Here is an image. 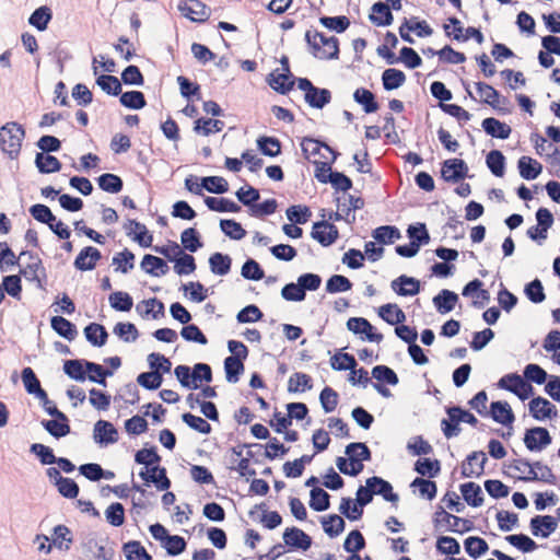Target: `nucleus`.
I'll list each match as a JSON object with an SVG mask.
<instances>
[{
  "instance_id": "1",
  "label": "nucleus",
  "mask_w": 560,
  "mask_h": 560,
  "mask_svg": "<svg viewBox=\"0 0 560 560\" xmlns=\"http://www.w3.org/2000/svg\"><path fill=\"white\" fill-rule=\"evenodd\" d=\"M345 457L337 458L338 469L349 476H358L364 468L363 462L371 459V452L364 443H351L346 447Z\"/></svg>"
},
{
  "instance_id": "2",
  "label": "nucleus",
  "mask_w": 560,
  "mask_h": 560,
  "mask_svg": "<svg viewBox=\"0 0 560 560\" xmlns=\"http://www.w3.org/2000/svg\"><path fill=\"white\" fill-rule=\"evenodd\" d=\"M305 40L312 49L314 57L318 59H337L339 56V43L337 37H326L323 33L308 30Z\"/></svg>"
},
{
  "instance_id": "3",
  "label": "nucleus",
  "mask_w": 560,
  "mask_h": 560,
  "mask_svg": "<svg viewBox=\"0 0 560 560\" xmlns=\"http://www.w3.org/2000/svg\"><path fill=\"white\" fill-rule=\"evenodd\" d=\"M447 418L441 422L442 431L447 439L457 436L460 432L459 423L466 422L471 425L478 423V419L469 411L463 410L459 407H451L446 410Z\"/></svg>"
},
{
  "instance_id": "4",
  "label": "nucleus",
  "mask_w": 560,
  "mask_h": 560,
  "mask_svg": "<svg viewBox=\"0 0 560 560\" xmlns=\"http://www.w3.org/2000/svg\"><path fill=\"white\" fill-rule=\"evenodd\" d=\"M433 522L436 528L445 532L464 534L472 529L471 521L453 515L443 509L434 513Z\"/></svg>"
},
{
  "instance_id": "5",
  "label": "nucleus",
  "mask_w": 560,
  "mask_h": 560,
  "mask_svg": "<svg viewBox=\"0 0 560 560\" xmlns=\"http://www.w3.org/2000/svg\"><path fill=\"white\" fill-rule=\"evenodd\" d=\"M498 386L512 392L521 400H526L534 394V387L516 373L502 376L498 382Z\"/></svg>"
},
{
  "instance_id": "6",
  "label": "nucleus",
  "mask_w": 560,
  "mask_h": 560,
  "mask_svg": "<svg viewBox=\"0 0 560 560\" xmlns=\"http://www.w3.org/2000/svg\"><path fill=\"white\" fill-rule=\"evenodd\" d=\"M305 159L312 163V159L322 162H334L336 159L335 151L327 142H302Z\"/></svg>"
},
{
  "instance_id": "7",
  "label": "nucleus",
  "mask_w": 560,
  "mask_h": 560,
  "mask_svg": "<svg viewBox=\"0 0 560 560\" xmlns=\"http://www.w3.org/2000/svg\"><path fill=\"white\" fill-rule=\"evenodd\" d=\"M551 441L548 430L541 427L528 429L524 435V444L532 452L542 451Z\"/></svg>"
},
{
  "instance_id": "8",
  "label": "nucleus",
  "mask_w": 560,
  "mask_h": 560,
  "mask_svg": "<svg viewBox=\"0 0 560 560\" xmlns=\"http://www.w3.org/2000/svg\"><path fill=\"white\" fill-rule=\"evenodd\" d=\"M528 409L530 416L538 420L544 421L546 419L556 418L558 412L555 405L544 397H535L528 402Z\"/></svg>"
},
{
  "instance_id": "9",
  "label": "nucleus",
  "mask_w": 560,
  "mask_h": 560,
  "mask_svg": "<svg viewBox=\"0 0 560 560\" xmlns=\"http://www.w3.org/2000/svg\"><path fill=\"white\" fill-rule=\"evenodd\" d=\"M347 327L349 330L357 335H364L369 341L381 342L383 340V335L376 332L371 323L363 317L349 318L347 322Z\"/></svg>"
},
{
  "instance_id": "10",
  "label": "nucleus",
  "mask_w": 560,
  "mask_h": 560,
  "mask_svg": "<svg viewBox=\"0 0 560 560\" xmlns=\"http://www.w3.org/2000/svg\"><path fill=\"white\" fill-rule=\"evenodd\" d=\"M339 236L338 229L327 221L316 222L313 225L312 237L323 246H329Z\"/></svg>"
},
{
  "instance_id": "11",
  "label": "nucleus",
  "mask_w": 560,
  "mask_h": 560,
  "mask_svg": "<svg viewBox=\"0 0 560 560\" xmlns=\"http://www.w3.org/2000/svg\"><path fill=\"white\" fill-rule=\"evenodd\" d=\"M182 14L194 22H205L208 20L210 12L205 3L199 0H186L178 7Z\"/></svg>"
},
{
  "instance_id": "12",
  "label": "nucleus",
  "mask_w": 560,
  "mask_h": 560,
  "mask_svg": "<svg viewBox=\"0 0 560 560\" xmlns=\"http://www.w3.org/2000/svg\"><path fill=\"white\" fill-rule=\"evenodd\" d=\"M139 476L145 482H152L160 491H165L171 487V480L166 476V469L159 465L151 466L140 471Z\"/></svg>"
},
{
  "instance_id": "13",
  "label": "nucleus",
  "mask_w": 560,
  "mask_h": 560,
  "mask_svg": "<svg viewBox=\"0 0 560 560\" xmlns=\"http://www.w3.org/2000/svg\"><path fill=\"white\" fill-rule=\"evenodd\" d=\"M486 462L483 452H474L462 464V475L467 478L479 477L483 472Z\"/></svg>"
},
{
  "instance_id": "14",
  "label": "nucleus",
  "mask_w": 560,
  "mask_h": 560,
  "mask_svg": "<svg viewBox=\"0 0 560 560\" xmlns=\"http://www.w3.org/2000/svg\"><path fill=\"white\" fill-rule=\"evenodd\" d=\"M127 235L131 236L142 247L151 246L153 242L152 234L148 231L147 226L136 220H129L125 224Z\"/></svg>"
},
{
  "instance_id": "15",
  "label": "nucleus",
  "mask_w": 560,
  "mask_h": 560,
  "mask_svg": "<svg viewBox=\"0 0 560 560\" xmlns=\"http://www.w3.org/2000/svg\"><path fill=\"white\" fill-rule=\"evenodd\" d=\"M467 171L463 160L450 159L443 163L441 174L446 182H457L466 176Z\"/></svg>"
},
{
  "instance_id": "16",
  "label": "nucleus",
  "mask_w": 560,
  "mask_h": 560,
  "mask_svg": "<svg viewBox=\"0 0 560 560\" xmlns=\"http://www.w3.org/2000/svg\"><path fill=\"white\" fill-rule=\"evenodd\" d=\"M557 520L550 515H537L530 520V529L534 536L546 538L557 529Z\"/></svg>"
},
{
  "instance_id": "17",
  "label": "nucleus",
  "mask_w": 560,
  "mask_h": 560,
  "mask_svg": "<svg viewBox=\"0 0 560 560\" xmlns=\"http://www.w3.org/2000/svg\"><path fill=\"white\" fill-rule=\"evenodd\" d=\"M102 258L101 252L93 247H84L74 260V267L81 271H88L95 268L97 261Z\"/></svg>"
},
{
  "instance_id": "18",
  "label": "nucleus",
  "mask_w": 560,
  "mask_h": 560,
  "mask_svg": "<svg viewBox=\"0 0 560 560\" xmlns=\"http://www.w3.org/2000/svg\"><path fill=\"white\" fill-rule=\"evenodd\" d=\"M390 287L395 293L401 296H412L420 291L419 280L407 276L396 278L392 281Z\"/></svg>"
},
{
  "instance_id": "19",
  "label": "nucleus",
  "mask_w": 560,
  "mask_h": 560,
  "mask_svg": "<svg viewBox=\"0 0 560 560\" xmlns=\"http://www.w3.org/2000/svg\"><path fill=\"white\" fill-rule=\"evenodd\" d=\"M94 440L98 444H113L118 440V432L110 422L98 420L94 425Z\"/></svg>"
},
{
  "instance_id": "20",
  "label": "nucleus",
  "mask_w": 560,
  "mask_h": 560,
  "mask_svg": "<svg viewBox=\"0 0 560 560\" xmlns=\"http://www.w3.org/2000/svg\"><path fill=\"white\" fill-rule=\"evenodd\" d=\"M492 419L506 427H512L515 417L511 406L506 401H494L490 406Z\"/></svg>"
},
{
  "instance_id": "21",
  "label": "nucleus",
  "mask_w": 560,
  "mask_h": 560,
  "mask_svg": "<svg viewBox=\"0 0 560 560\" xmlns=\"http://www.w3.org/2000/svg\"><path fill=\"white\" fill-rule=\"evenodd\" d=\"M283 540L285 545L303 550L308 549L312 545L311 537L296 527L287 528L283 534Z\"/></svg>"
},
{
  "instance_id": "22",
  "label": "nucleus",
  "mask_w": 560,
  "mask_h": 560,
  "mask_svg": "<svg viewBox=\"0 0 560 560\" xmlns=\"http://www.w3.org/2000/svg\"><path fill=\"white\" fill-rule=\"evenodd\" d=\"M22 381L30 394H35L40 400H45V405L50 404L46 392L42 389L40 383L31 368H25L22 371Z\"/></svg>"
},
{
  "instance_id": "23",
  "label": "nucleus",
  "mask_w": 560,
  "mask_h": 560,
  "mask_svg": "<svg viewBox=\"0 0 560 560\" xmlns=\"http://www.w3.org/2000/svg\"><path fill=\"white\" fill-rule=\"evenodd\" d=\"M366 485L372 489L373 494H380L389 502L398 501V495L393 492V487L388 481L380 477H371L366 480Z\"/></svg>"
},
{
  "instance_id": "24",
  "label": "nucleus",
  "mask_w": 560,
  "mask_h": 560,
  "mask_svg": "<svg viewBox=\"0 0 560 560\" xmlns=\"http://www.w3.org/2000/svg\"><path fill=\"white\" fill-rule=\"evenodd\" d=\"M371 10L372 14H370V20L373 24L377 26H388L393 23L394 18L387 3L382 1L375 2Z\"/></svg>"
},
{
  "instance_id": "25",
  "label": "nucleus",
  "mask_w": 560,
  "mask_h": 560,
  "mask_svg": "<svg viewBox=\"0 0 560 560\" xmlns=\"http://www.w3.org/2000/svg\"><path fill=\"white\" fill-rule=\"evenodd\" d=\"M378 316L389 325L402 324L406 320L404 311L393 303L382 305L378 308Z\"/></svg>"
},
{
  "instance_id": "26",
  "label": "nucleus",
  "mask_w": 560,
  "mask_h": 560,
  "mask_svg": "<svg viewBox=\"0 0 560 560\" xmlns=\"http://www.w3.org/2000/svg\"><path fill=\"white\" fill-rule=\"evenodd\" d=\"M460 492L468 505L478 508L483 503L481 487L475 482H466L460 486Z\"/></svg>"
},
{
  "instance_id": "27",
  "label": "nucleus",
  "mask_w": 560,
  "mask_h": 560,
  "mask_svg": "<svg viewBox=\"0 0 560 560\" xmlns=\"http://www.w3.org/2000/svg\"><path fill=\"white\" fill-rule=\"evenodd\" d=\"M141 267L154 277L164 276L168 271V266L162 258L149 254L144 255Z\"/></svg>"
},
{
  "instance_id": "28",
  "label": "nucleus",
  "mask_w": 560,
  "mask_h": 560,
  "mask_svg": "<svg viewBox=\"0 0 560 560\" xmlns=\"http://www.w3.org/2000/svg\"><path fill=\"white\" fill-rule=\"evenodd\" d=\"M482 128L487 135L498 139H506L511 133V127L509 125L492 117L486 118L482 121Z\"/></svg>"
},
{
  "instance_id": "29",
  "label": "nucleus",
  "mask_w": 560,
  "mask_h": 560,
  "mask_svg": "<svg viewBox=\"0 0 560 560\" xmlns=\"http://www.w3.org/2000/svg\"><path fill=\"white\" fill-rule=\"evenodd\" d=\"M458 296L450 290H442L436 296L433 298V303L439 313L445 314L454 310Z\"/></svg>"
},
{
  "instance_id": "30",
  "label": "nucleus",
  "mask_w": 560,
  "mask_h": 560,
  "mask_svg": "<svg viewBox=\"0 0 560 560\" xmlns=\"http://www.w3.org/2000/svg\"><path fill=\"white\" fill-rule=\"evenodd\" d=\"M268 84L277 92L281 94H285L291 91L294 86V80L292 79L291 72H283L275 74L273 72L269 74Z\"/></svg>"
},
{
  "instance_id": "31",
  "label": "nucleus",
  "mask_w": 560,
  "mask_h": 560,
  "mask_svg": "<svg viewBox=\"0 0 560 560\" xmlns=\"http://www.w3.org/2000/svg\"><path fill=\"white\" fill-rule=\"evenodd\" d=\"M136 311L141 317L158 318L164 313V305L156 299H149L137 304Z\"/></svg>"
},
{
  "instance_id": "32",
  "label": "nucleus",
  "mask_w": 560,
  "mask_h": 560,
  "mask_svg": "<svg viewBox=\"0 0 560 560\" xmlns=\"http://www.w3.org/2000/svg\"><path fill=\"white\" fill-rule=\"evenodd\" d=\"M520 174L525 179H535L541 173L542 166L536 160L529 156H522L518 160Z\"/></svg>"
},
{
  "instance_id": "33",
  "label": "nucleus",
  "mask_w": 560,
  "mask_h": 560,
  "mask_svg": "<svg viewBox=\"0 0 560 560\" xmlns=\"http://www.w3.org/2000/svg\"><path fill=\"white\" fill-rule=\"evenodd\" d=\"M382 82L386 91L396 90L406 82V74L401 70L389 68L382 73Z\"/></svg>"
},
{
  "instance_id": "34",
  "label": "nucleus",
  "mask_w": 560,
  "mask_h": 560,
  "mask_svg": "<svg viewBox=\"0 0 560 560\" xmlns=\"http://www.w3.org/2000/svg\"><path fill=\"white\" fill-rule=\"evenodd\" d=\"M354 101L363 106L366 114L375 113L378 109V104L375 101V95L364 88H359L353 93Z\"/></svg>"
},
{
  "instance_id": "35",
  "label": "nucleus",
  "mask_w": 560,
  "mask_h": 560,
  "mask_svg": "<svg viewBox=\"0 0 560 560\" xmlns=\"http://www.w3.org/2000/svg\"><path fill=\"white\" fill-rule=\"evenodd\" d=\"M306 103L314 108H323L331 100V93L327 89H319L314 86L308 93L305 94Z\"/></svg>"
},
{
  "instance_id": "36",
  "label": "nucleus",
  "mask_w": 560,
  "mask_h": 560,
  "mask_svg": "<svg viewBox=\"0 0 560 560\" xmlns=\"http://www.w3.org/2000/svg\"><path fill=\"white\" fill-rule=\"evenodd\" d=\"M312 387V377L302 372L293 373L288 380V390L290 393H303Z\"/></svg>"
},
{
  "instance_id": "37",
  "label": "nucleus",
  "mask_w": 560,
  "mask_h": 560,
  "mask_svg": "<svg viewBox=\"0 0 560 560\" xmlns=\"http://www.w3.org/2000/svg\"><path fill=\"white\" fill-rule=\"evenodd\" d=\"M52 329L68 340H73L77 336L75 326L62 316H54L51 318Z\"/></svg>"
},
{
  "instance_id": "38",
  "label": "nucleus",
  "mask_w": 560,
  "mask_h": 560,
  "mask_svg": "<svg viewBox=\"0 0 560 560\" xmlns=\"http://www.w3.org/2000/svg\"><path fill=\"white\" fill-rule=\"evenodd\" d=\"M205 203L207 207L217 212H238L241 207L234 201L226 198L206 197Z\"/></svg>"
},
{
  "instance_id": "39",
  "label": "nucleus",
  "mask_w": 560,
  "mask_h": 560,
  "mask_svg": "<svg viewBox=\"0 0 560 560\" xmlns=\"http://www.w3.org/2000/svg\"><path fill=\"white\" fill-rule=\"evenodd\" d=\"M86 339L96 347H102L106 343L108 334L104 326L91 323L84 328Z\"/></svg>"
},
{
  "instance_id": "40",
  "label": "nucleus",
  "mask_w": 560,
  "mask_h": 560,
  "mask_svg": "<svg viewBox=\"0 0 560 560\" xmlns=\"http://www.w3.org/2000/svg\"><path fill=\"white\" fill-rule=\"evenodd\" d=\"M127 560H152L145 548L137 540H131L122 546Z\"/></svg>"
},
{
  "instance_id": "41",
  "label": "nucleus",
  "mask_w": 560,
  "mask_h": 560,
  "mask_svg": "<svg viewBox=\"0 0 560 560\" xmlns=\"http://www.w3.org/2000/svg\"><path fill=\"white\" fill-rule=\"evenodd\" d=\"M224 127V122L218 119H205L199 118L195 121V130L199 136L208 137L213 132L221 131Z\"/></svg>"
},
{
  "instance_id": "42",
  "label": "nucleus",
  "mask_w": 560,
  "mask_h": 560,
  "mask_svg": "<svg viewBox=\"0 0 560 560\" xmlns=\"http://www.w3.org/2000/svg\"><path fill=\"white\" fill-rule=\"evenodd\" d=\"M83 360H68L63 364L65 373L79 382H83L86 378V366Z\"/></svg>"
},
{
  "instance_id": "43",
  "label": "nucleus",
  "mask_w": 560,
  "mask_h": 560,
  "mask_svg": "<svg viewBox=\"0 0 560 560\" xmlns=\"http://www.w3.org/2000/svg\"><path fill=\"white\" fill-rule=\"evenodd\" d=\"M51 18V11L48 7H39L31 14L28 23L38 31H45Z\"/></svg>"
},
{
  "instance_id": "44",
  "label": "nucleus",
  "mask_w": 560,
  "mask_h": 560,
  "mask_svg": "<svg viewBox=\"0 0 560 560\" xmlns=\"http://www.w3.org/2000/svg\"><path fill=\"white\" fill-rule=\"evenodd\" d=\"M224 370L226 380L230 383H236L240 375L244 372V364L237 357H228L224 360Z\"/></svg>"
},
{
  "instance_id": "45",
  "label": "nucleus",
  "mask_w": 560,
  "mask_h": 560,
  "mask_svg": "<svg viewBox=\"0 0 560 560\" xmlns=\"http://www.w3.org/2000/svg\"><path fill=\"white\" fill-rule=\"evenodd\" d=\"M108 300L110 306L119 312H129L133 306L132 298L127 292H113Z\"/></svg>"
},
{
  "instance_id": "46",
  "label": "nucleus",
  "mask_w": 560,
  "mask_h": 560,
  "mask_svg": "<svg viewBox=\"0 0 560 560\" xmlns=\"http://www.w3.org/2000/svg\"><path fill=\"white\" fill-rule=\"evenodd\" d=\"M373 237L382 244H392L400 238V232L396 226L383 225L373 231Z\"/></svg>"
},
{
  "instance_id": "47",
  "label": "nucleus",
  "mask_w": 560,
  "mask_h": 560,
  "mask_svg": "<svg viewBox=\"0 0 560 560\" xmlns=\"http://www.w3.org/2000/svg\"><path fill=\"white\" fill-rule=\"evenodd\" d=\"M209 264L213 273L224 276L229 273L232 260L228 255L215 253L210 257Z\"/></svg>"
},
{
  "instance_id": "48",
  "label": "nucleus",
  "mask_w": 560,
  "mask_h": 560,
  "mask_svg": "<svg viewBox=\"0 0 560 560\" xmlns=\"http://www.w3.org/2000/svg\"><path fill=\"white\" fill-rule=\"evenodd\" d=\"M120 103L127 108L141 109L145 106L144 94L140 91H128L120 95Z\"/></svg>"
},
{
  "instance_id": "49",
  "label": "nucleus",
  "mask_w": 560,
  "mask_h": 560,
  "mask_svg": "<svg viewBox=\"0 0 560 560\" xmlns=\"http://www.w3.org/2000/svg\"><path fill=\"white\" fill-rule=\"evenodd\" d=\"M536 470L532 477H521L525 481H544L549 485L556 483V476L552 470L540 462L535 463Z\"/></svg>"
},
{
  "instance_id": "50",
  "label": "nucleus",
  "mask_w": 560,
  "mask_h": 560,
  "mask_svg": "<svg viewBox=\"0 0 560 560\" xmlns=\"http://www.w3.org/2000/svg\"><path fill=\"white\" fill-rule=\"evenodd\" d=\"M113 265L116 270L127 273L135 267V255L129 249H124L113 257Z\"/></svg>"
},
{
  "instance_id": "51",
  "label": "nucleus",
  "mask_w": 560,
  "mask_h": 560,
  "mask_svg": "<svg viewBox=\"0 0 560 560\" xmlns=\"http://www.w3.org/2000/svg\"><path fill=\"white\" fill-rule=\"evenodd\" d=\"M106 521L115 527H119L125 523V508L121 503L115 502L105 510Z\"/></svg>"
},
{
  "instance_id": "52",
  "label": "nucleus",
  "mask_w": 560,
  "mask_h": 560,
  "mask_svg": "<svg viewBox=\"0 0 560 560\" xmlns=\"http://www.w3.org/2000/svg\"><path fill=\"white\" fill-rule=\"evenodd\" d=\"M97 85L109 95H118L121 93L120 81L110 74H102L96 79Z\"/></svg>"
},
{
  "instance_id": "53",
  "label": "nucleus",
  "mask_w": 560,
  "mask_h": 560,
  "mask_svg": "<svg viewBox=\"0 0 560 560\" xmlns=\"http://www.w3.org/2000/svg\"><path fill=\"white\" fill-rule=\"evenodd\" d=\"M98 186L110 194H117L122 188V180L119 176L110 173L103 174L97 179Z\"/></svg>"
},
{
  "instance_id": "54",
  "label": "nucleus",
  "mask_w": 560,
  "mask_h": 560,
  "mask_svg": "<svg viewBox=\"0 0 560 560\" xmlns=\"http://www.w3.org/2000/svg\"><path fill=\"white\" fill-rule=\"evenodd\" d=\"M412 488H417L419 495L427 499V500H433L436 495V483L434 481H431L429 479L423 478H416L411 482Z\"/></svg>"
},
{
  "instance_id": "55",
  "label": "nucleus",
  "mask_w": 560,
  "mask_h": 560,
  "mask_svg": "<svg viewBox=\"0 0 560 560\" xmlns=\"http://www.w3.org/2000/svg\"><path fill=\"white\" fill-rule=\"evenodd\" d=\"M476 89L485 103L491 105L492 107H497L499 105L500 94L494 88L483 82H477Z\"/></svg>"
},
{
  "instance_id": "56",
  "label": "nucleus",
  "mask_w": 560,
  "mask_h": 560,
  "mask_svg": "<svg viewBox=\"0 0 560 560\" xmlns=\"http://www.w3.org/2000/svg\"><path fill=\"white\" fill-rule=\"evenodd\" d=\"M180 241L185 249L195 253L200 247H202V243L200 242L199 233L194 228H188L183 231L180 235Z\"/></svg>"
},
{
  "instance_id": "57",
  "label": "nucleus",
  "mask_w": 560,
  "mask_h": 560,
  "mask_svg": "<svg viewBox=\"0 0 560 560\" xmlns=\"http://www.w3.org/2000/svg\"><path fill=\"white\" fill-rule=\"evenodd\" d=\"M330 364L331 368L337 371H352L357 366V361L353 355L349 353L339 352L331 357Z\"/></svg>"
},
{
  "instance_id": "58",
  "label": "nucleus",
  "mask_w": 560,
  "mask_h": 560,
  "mask_svg": "<svg viewBox=\"0 0 560 560\" xmlns=\"http://www.w3.org/2000/svg\"><path fill=\"white\" fill-rule=\"evenodd\" d=\"M35 162L42 173H54L59 171L61 166L55 156L45 153H38Z\"/></svg>"
},
{
  "instance_id": "59",
  "label": "nucleus",
  "mask_w": 560,
  "mask_h": 560,
  "mask_svg": "<svg viewBox=\"0 0 560 560\" xmlns=\"http://www.w3.org/2000/svg\"><path fill=\"white\" fill-rule=\"evenodd\" d=\"M505 540L523 552H530L537 548V544L524 534L509 535Z\"/></svg>"
},
{
  "instance_id": "60",
  "label": "nucleus",
  "mask_w": 560,
  "mask_h": 560,
  "mask_svg": "<svg viewBox=\"0 0 560 560\" xmlns=\"http://www.w3.org/2000/svg\"><path fill=\"white\" fill-rule=\"evenodd\" d=\"M310 506L318 512L327 510L329 508V494L320 488L312 489Z\"/></svg>"
},
{
  "instance_id": "61",
  "label": "nucleus",
  "mask_w": 560,
  "mask_h": 560,
  "mask_svg": "<svg viewBox=\"0 0 560 560\" xmlns=\"http://www.w3.org/2000/svg\"><path fill=\"white\" fill-rule=\"evenodd\" d=\"M319 22L323 26L327 27L328 30L336 31L337 33L345 32L350 25L349 19L345 15L322 16Z\"/></svg>"
},
{
  "instance_id": "62",
  "label": "nucleus",
  "mask_w": 560,
  "mask_h": 560,
  "mask_svg": "<svg viewBox=\"0 0 560 560\" xmlns=\"http://www.w3.org/2000/svg\"><path fill=\"white\" fill-rule=\"evenodd\" d=\"M488 548L487 541L480 537L471 536L465 540L466 552L472 558L480 557L487 552Z\"/></svg>"
},
{
  "instance_id": "63",
  "label": "nucleus",
  "mask_w": 560,
  "mask_h": 560,
  "mask_svg": "<svg viewBox=\"0 0 560 560\" xmlns=\"http://www.w3.org/2000/svg\"><path fill=\"white\" fill-rule=\"evenodd\" d=\"M415 470L421 476L435 477L440 472V463L430 458H420L416 462Z\"/></svg>"
},
{
  "instance_id": "64",
  "label": "nucleus",
  "mask_w": 560,
  "mask_h": 560,
  "mask_svg": "<svg viewBox=\"0 0 560 560\" xmlns=\"http://www.w3.org/2000/svg\"><path fill=\"white\" fill-rule=\"evenodd\" d=\"M487 165L495 176L504 175L505 159L500 151L493 150L487 155Z\"/></svg>"
}]
</instances>
